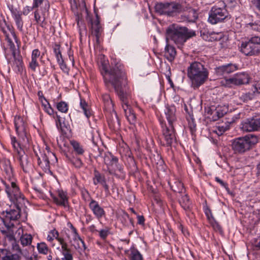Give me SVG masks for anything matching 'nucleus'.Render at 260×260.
Segmentation results:
<instances>
[{
    "label": "nucleus",
    "instance_id": "nucleus-27",
    "mask_svg": "<svg viewBox=\"0 0 260 260\" xmlns=\"http://www.w3.org/2000/svg\"><path fill=\"white\" fill-rule=\"evenodd\" d=\"M91 29L92 34L95 36L96 41H99L102 31V28L98 16L94 21L91 20Z\"/></svg>",
    "mask_w": 260,
    "mask_h": 260
},
{
    "label": "nucleus",
    "instance_id": "nucleus-39",
    "mask_svg": "<svg viewBox=\"0 0 260 260\" xmlns=\"http://www.w3.org/2000/svg\"><path fill=\"white\" fill-rule=\"evenodd\" d=\"M41 103L42 106L43 107V109L45 111L50 115H53L54 113L53 109L51 108L50 104L47 100L42 101Z\"/></svg>",
    "mask_w": 260,
    "mask_h": 260
},
{
    "label": "nucleus",
    "instance_id": "nucleus-49",
    "mask_svg": "<svg viewBox=\"0 0 260 260\" xmlns=\"http://www.w3.org/2000/svg\"><path fill=\"white\" fill-rule=\"evenodd\" d=\"M70 161L77 168H80L83 164L82 160L78 158L71 159Z\"/></svg>",
    "mask_w": 260,
    "mask_h": 260
},
{
    "label": "nucleus",
    "instance_id": "nucleus-38",
    "mask_svg": "<svg viewBox=\"0 0 260 260\" xmlns=\"http://www.w3.org/2000/svg\"><path fill=\"white\" fill-rule=\"evenodd\" d=\"M32 237L30 235L25 234L20 238L21 243L23 246H27L31 243Z\"/></svg>",
    "mask_w": 260,
    "mask_h": 260
},
{
    "label": "nucleus",
    "instance_id": "nucleus-62",
    "mask_svg": "<svg viewBox=\"0 0 260 260\" xmlns=\"http://www.w3.org/2000/svg\"><path fill=\"white\" fill-rule=\"evenodd\" d=\"M255 90L260 93V81H257L253 85Z\"/></svg>",
    "mask_w": 260,
    "mask_h": 260
},
{
    "label": "nucleus",
    "instance_id": "nucleus-1",
    "mask_svg": "<svg viewBox=\"0 0 260 260\" xmlns=\"http://www.w3.org/2000/svg\"><path fill=\"white\" fill-rule=\"evenodd\" d=\"M99 69L107 86L111 85L117 92L122 105L128 104L129 95L126 92L127 79L123 65L116 60L109 67L108 61L101 59Z\"/></svg>",
    "mask_w": 260,
    "mask_h": 260
},
{
    "label": "nucleus",
    "instance_id": "nucleus-17",
    "mask_svg": "<svg viewBox=\"0 0 260 260\" xmlns=\"http://www.w3.org/2000/svg\"><path fill=\"white\" fill-rule=\"evenodd\" d=\"M18 159L24 172L29 173L32 170L33 165L31 158L26 155L23 150H18Z\"/></svg>",
    "mask_w": 260,
    "mask_h": 260
},
{
    "label": "nucleus",
    "instance_id": "nucleus-47",
    "mask_svg": "<svg viewBox=\"0 0 260 260\" xmlns=\"http://www.w3.org/2000/svg\"><path fill=\"white\" fill-rule=\"evenodd\" d=\"M98 232L101 238L105 240L110 234V229L108 227H106L105 229H102Z\"/></svg>",
    "mask_w": 260,
    "mask_h": 260
},
{
    "label": "nucleus",
    "instance_id": "nucleus-41",
    "mask_svg": "<svg viewBox=\"0 0 260 260\" xmlns=\"http://www.w3.org/2000/svg\"><path fill=\"white\" fill-rule=\"evenodd\" d=\"M58 111L62 113H66L68 110V105L65 102H60L56 105Z\"/></svg>",
    "mask_w": 260,
    "mask_h": 260
},
{
    "label": "nucleus",
    "instance_id": "nucleus-12",
    "mask_svg": "<svg viewBox=\"0 0 260 260\" xmlns=\"http://www.w3.org/2000/svg\"><path fill=\"white\" fill-rule=\"evenodd\" d=\"M228 16V12L224 7L213 6L209 14L208 22L212 24L222 22Z\"/></svg>",
    "mask_w": 260,
    "mask_h": 260
},
{
    "label": "nucleus",
    "instance_id": "nucleus-19",
    "mask_svg": "<svg viewBox=\"0 0 260 260\" xmlns=\"http://www.w3.org/2000/svg\"><path fill=\"white\" fill-rule=\"evenodd\" d=\"M104 161L107 166L108 172L110 174H114L116 170L113 168L114 166H117L118 159L114 156L111 152H105L103 156Z\"/></svg>",
    "mask_w": 260,
    "mask_h": 260
},
{
    "label": "nucleus",
    "instance_id": "nucleus-45",
    "mask_svg": "<svg viewBox=\"0 0 260 260\" xmlns=\"http://www.w3.org/2000/svg\"><path fill=\"white\" fill-rule=\"evenodd\" d=\"M46 4L50 5L49 2L47 0H32L33 8L42 7Z\"/></svg>",
    "mask_w": 260,
    "mask_h": 260
},
{
    "label": "nucleus",
    "instance_id": "nucleus-18",
    "mask_svg": "<svg viewBox=\"0 0 260 260\" xmlns=\"http://www.w3.org/2000/svg\"><path fill=\"white\" fill-rule=\"evenodd\" d=\"M249 80V77L248 75L242 72L236 74L232 78L226 79L225 82L227 85H240L248 83Z\"/></svg>",
    "mask_w": 260,
    "mask_h": 260
},
{
    "label": "nucleus",
    "instance_id": "nucleus-24",
    "mask_svg": "<svg viewBox=\"0 0 260 260\" xmlns=\"http://www.w3.org/2000/svg\"><path fill=\"white\" fill-rule=\"evenodd\" d=\"M238 69V66L236 64L229 63L216 68L215 72L217 76H224L235 72Z\"/></svg>",
    "mask_w": 260,
    "mask_h": 260
},
{
    "label": "nucleus",
    "instance_id": "nucleus-30",
    "mask_svg": "<svg viewBox=\"0 0 260 260\" xmlns=\"http://www.w3.org/2000/svg\"><path fill=\"white\" fill-rule=\"evenodd\" d=\"M181 199H179V203L181 206L186 212H190L191 210L192 204L187 194L181 195Z\"/></svg>",
    "mask_w": 260,
    "mask_h": 260
},
{
    "label": "nucleus",
    "instance_id": "nucleus-53",
    "mask_svg": "<svg viewBox=\"0 0 260 260\" xmlns=\"http://www.w3.org/2000/svg\"><path fill=\"white\" fill-rule=\"evenodd\" d=\"M35 8H33V6H26L24 7L23 9L22 13L24 15H27L30 12H31L33 10H35Z\"/></svg>",
    "mask_w": 260,
    "mask_h": 260
},
{
    "label": "nucleus",
    "instance_id": "nucleus-23",
    "mask_svg": "<svg viewBox=\"0 0 260 260\" xmlns=\"http://www.w3.org/2000/svg\"><path fill=\"white\" fill-rule=\"evenodd\" d=\"M57 196L59 199L54 194L50 192V196L52 198L54 203L57 205L67 207L68 204V198L67 197V193L62 190H57Z\"/></svg>",
    "mask_w": 260,
    "mask_h": 260
},
{
    "label": "nucleus",
    "instance_id": "nucleus-43",
    "mask_svg": "<svg viewBox=\"0 0 260 260\" xmlns=\"http://www.w3.org/2000/svg\"><path fill=\"white\" fill-rule=\"evenodd\" d=\"M253 97V94L248 92L242 94L241 95H240L239 99L241 101L246 103L249 101L251 100Z\"/></svg>",
    "mask_w": 260,
    "mask_h": 260
},
{
    "label": "nucleus",
    "instance_id": "nucleus-60",
    "mask_svg": "<svg viewBox=\"0 0 260 260\" xmlns=\"http://www.w3.org/2000/svg\"><path fill=\"white\" fill-rule=\"evenodd\" d=\"M127 120L131 124H134L136 121V116L134 113L130 115L127 118Z\"/></svg>",
    "mask_w": 260,
    "mask_h": 260
},
{
    "label": "nucleus",
    "instance_id": "nucleus-21",
    "mask_svg": "<svg viewBox=\"0 0 260 260\" xmlns=\"http://www.w3.org/2000/svg\"><path fill=\"white\" fill-rule=\"evenodd\" d=\"M93 182L94 185L100 184L104 188L106 195L110 194L109 187L106 182L105 176L101 174L96 170L94 171V177L93 178Z\"/></svg>",
    "mask_w": 260,
    "mask_h": 260
},
{
    "label": "nucleus",
    "instance_id": "nucleus-63",
    "mask_svg": "<svg viewBox=\"0 0 260 260\" xmlns=\"http://www.w3.org/2000/svg\"><path fill=\"white\" fill-rule=\"evenodd\" d=\"M253 244L255 247L260 249V236L254 240Z\"/></svg>",
    "mask_w": 260,
    "mask_h": 260
},
{
    "label": "nucleus",
    "instance_id": "nucleus-46",
    "mask_svg": "<svg viewBox=\"0 0 260 260\" xmlns=\"http://www.w3.org/2000/svg\"><path fill=\"white\" fill-rule=\"evenodd\" d=\"M37 248L40 253L46 254L48 253V248L45 243H38Z\"/></svg>",
    "mask_w": 260,
    "mask_h": 260
},
{
    "label": "nucleus",
    "instance_id": "nucleus-9",
    "mask_svg": "<svg viewBox=\"0 0 260 260\" xmlns=\"http://www.w3.org/2000/svg\"><path fill=\"white\" fill-rule=\"evenodd\" d=\"M182 9L180 4L174 2L171 3H159L155 6V11L160 15L173 16L175 13L181 11Z\"/></svg>",
    "mask_w": 260,
    "mask_h": 260
},
{
    "label": "nucleus",
    "instance_id": "nucleus-14",
    "mask_svg": "<svg viewBox=\"0 0 260 260\" xmlns=\"http://www.w3.org/2000/svg\"><path fill=\"white\" fill-rule=\"evenodd\" d=\"M162 136L164 140L163 145L171 147L176 143V138L173 125H166L162 130Z\"/></svg>",
    "mask_w": 260,
    "mask_h": 260
},
{
    "label": "nucleus",
    "instance_id": "nucleus-7",
    "mask_svg": "<svg viewBox=\"0 0 260 260\" xmlns=\"http://www.w3.org/2000/svg\"><path fill=\"white\" fill-rule=\"evenodd\" d=\"M240 51L247 56H254L260 53V37L254 36L248 41H243Z\"/></svg>",
    "mask_w": 260,
    "mask_h": 260
},
{
    "label": "nucleus",
    "instance_id": "nucleus-52",
    "mask_svg": "<svg viewBox=\"0 0 260 260\" xmlns=\"http://www.w3.org/2000/svg\"><path fill=\"white\" fill-rule=\"evenodd\" d=\"M73 233L74 234V241H76V240H79L82 245H83V247L84 248V249L86 248L85 247V242H84V241L81 238L80 236L79 235L78 232H77V230H74V231H73Z\"/></svg>",
    "mask_w": 260,
    "mask_h": 260
},
{
    "label": "nucleus",
    "instance_id": "nucleus-33",
    "mask_svg": "<svg viewBox=\"0 0 260 260\" xmlns=\"http://www.w3.org/2000/svg\"><path fill=\"white\" fill-rule=\"evenodd\" d=\"M70 143L76 154L78 155L83 154L85 150L81 144L74 140L71 141Z\"/></svg>",
    "mask_w": 260,
    "mask_h": 260
},
{
    "label": "nucleus",
    "instance_id": "nucleus-58",
    "mask_svg": "<svg viewBox=\"0 0 260 260\" xmlns=\"http://www.w3.org/2000/svg\"><path fill=\"white\" fill-rule=\"evenodd\" d=\"M60 66V68L61 70L64 72V73L68 72V69L67 68V67L66 64V63L64 62V60H62L60 62H58Z\"/></svg>",
    "mask_w": 260,
    "mask_h": 260
},
{
    "label": "nucleus",
    "instance_id": "nucleus-59",
    "mask_svg": "<svg viewBox=\"0 0 260 260\" xmlns=\"http://www.w3.org/2000/svg\"><path fill=\"white\" fill-rule=\"evenodd\" d=\"M189 128L192 135L196 131V124L192 121L189 123Z\"/></svg>",
    "mask_w": 260,
    "mask_h": 260
},
{
    "label": "nucleus",
    "instance_id": "nucleus-20",
    "mask_svg": "<svg viewBox=\"0 0 260 260\" xmlns=\"http://www.w3.org/2000/svg\"><path fill=\"white\" fill-rule=\"evenodd\" d=\"M2 166L1 167L3 171L4 175L5 178L9 181L14 180V172L11 164L10 160L9 159L3 158L2 161Z\"/></svg>",
    "mask_w": 260,
    "mask_h": 260
},
{
    "label": "nucleus",
    "instance_id": "nucleus-40",
    "mask_svg": "<svg viewBox=\"0 0 260 260\" xmlns=\"http://www.w3.org/2000/svg\"><path fill=\"white\" fill-rule=\"evenodd\" d=\"M53 52L55 55L57 62H60L62 60H63L62 58V56L61 53V51L60 50V45L58 44H55L53 47Z\"/></svg>",
    "mask_w": 260,
    "mask_h": 260
},
{
    "label": "nucleus",
    "instance_id": "nucleus-4",
    "mask_svg": "<svg viewBox=\"0 0 260 260\" xmlns=\"http://www.w3.org/2000/svg\"><path fill=\"white\" fill-rule=\"evenodd\" d=\"M193 30L177 24H172L166 30V40L172 41L178 47L182 46L189 38L196 36Z\"/></svg>",
    "mask_w": 260,
    "mask_h": 260
},
{
    "label": "nucleus",
    "instance_id": "nucleus-51",
    "mask_svg": "<svg viewBox=\"0 0 260 260\" xmlns=\"http://www.w3.org/2000/svg\"><path fill=\"white\" fill-rule=\"evenodd\" d=\"M81 194L82 198L85 201H91V199H92L90 197L89 192L86 189L82 190Z\"/></svg>",
    "mask_w": 260,
    "mask_h": 260
},
{
    "label": "nucleus",
    "instance_id": "nucleus-35",
    "mask_svg": "<svg viewBox=\"0 0 260 260\" xmlns=\"http://www.w3.org/2000/svg\"><path fill=\"white\" fill-rule=\"evenodd\" d=\"M130 258L132 260H142L143 257L140 252L134 248L131 249Z\"/></svg>",
    "mask_w": 260,
    "mask_h": 260
},
{
    "label": "nucleus",
    "instance_id": "nucleus-44",
    "mask_svg": "<svg viewBox=\"0 0 260 260\" xmlns=\"http://www.w3.org/2000/svg\"><path fill=\"white\" fill-rule=\"evenodd\" d=\"M80 105L81 108L84 111V114L85 115V116L87 118H89L91 114H90L89 110H88L87 109L88 105H87V103H86V102L83 100H81Z\"/></svg>",
    "mask_w": 260,
    "mask_h": 260
},
{
    "label": "nucleus",
    "instance_id": "nucleus-31",
    "mask_svg": "<svg viewBox=\"0 0 260 260\" xmlns=\"http://www.w3.org/2000/svg\"><path fill=\"white\" fill-rule=\"evenodd\" d=\"M170 186L174 191L181 195L185 193V189L183 184L179 180H176L174 183L170 184Z\"/></svg>",
    "mask_w": 260,
    "mask_h": 260
},
{
    "label": "nucleus",
    "instance_id": "nucleus-55",
    "mask_svg": "<svg viewBox=\"0 0 260 260\" xmlns=\"http://www.w3.org/2000/svg\"><path fill=\"white\" fill-rule=\"evenodd\" d=\"M213 228L217 231H221V227L214 219L210 220Z\"/></svg>",
    "mask_w": 260,
    "mask_h": 260
},
{
    "label": "nucleus",
    "instance_id": "nucleus-32",
    "mask_svg": "<svg viewBox=\"0 0 260 260\" xmlns=\"http://www.w3.org/2000/svg\"><path fill=\"white\" fill-rule=\"evenodd\" d=\"M225 113L226 111L223 110L221 107H218L215 109L211 110L212 119L214 121L217 120L218 119L222 117Z\"/></svg>",
    "mask_w": 260,
    "mask_h": 260
},
{
    "label": "nucleus",
    "instance_id": "nucleus-34",
    "mask_svg": "<svg viewBox=\"0 0 260 260\" xmlns=\"http://www.w3.org/2000/svg\"><path fill=\"white\" fill-rule=\"evenodd\" d=\"M230 123H224L216 126L215 132L218 136L222 135L225 132L230 128Z\"/></svg>",
    "mask_w": 260,
    "mask_h": 260
},
{
    "label": "nucleus",
    "instance_id": "nucleus-28",
    "mask_svg": "<svg viewBox=\"0 0 260 260\" xmlns=\"http://www.w3.org/2000/svg\"><path fill=\"white\" fill-rule=\"evenodd\" d=\"M41 56V52L38 49L32 50L31 55V61L29 62V67L33 71H36V68L39 67L38 58Z\"/></svg>",
    "mask_w": 260,
    "mask_h": 260
},
{
    "label": "nucleus",
    "instance_id": "nucleus-26",
    "mask_svg": "<svg viewBox=\"0 0 260 260\" xmlns=\"http://www.w3.org/2000/svg\"><path fill=\"white\" fill-rule=\"evenodd\" d=\"M176 109L174 106H167L165 110L168 125H173V122L176 120L175 115Z\"/></svg>",
    "mask_w": 260,
    "mask_h": 260
},
{
    "label": "nucleus",
    "instance_id": "nucleus-2",
    "mask_svg": "<svg viewBox=\"0 0 260 260\" xmlns=\"http://www.w3.org/2000/svg\"><path fill=\"white\" fill-rule=\"evenodd\" d=\"M209 75L208 69L201 62H191L187 69V75L191 86L194 89L199 88L207 81Z\"/></svg>",
    "mask_w": 260,
    "mask_h": 260
},
{
    "label": "nucleus",
    "instance_id": "nucleus-8",
    "mask_svg": "<svg viewBox=\"0 0 260 260\" xmlns=\"http://www.w3.org/2000/svg\"><path fill=\"white\" fill-rule=\"evenodd\" d=\"M38 166L47 173H51L50 165L55 164L57 159L55 155L51 151L47 153L40 152V154L36 153Z\"/></svg>",
    "mask_w": 260,
    "mask_h": 260
},
{
    "label": "nucleus",
    "instance_id": "nucleus-3",
    "mask_svg": "<svg viewBox=\"0 0 260 260\" xmlns=\"http://www.w3.org/2000/svg\"><path fill=\"white\" fill-rule=\"evenodd\" d=\"M14 208H10L3 211V217H0V230L2 234L9 238V240L13 239V231L12 229L14 226V222L17 221L20 217L21 209L18 207L19 204Z\"/></svg>",
    "mask_w": 260,
    "mask_h": 260
},
{
    "label": "nucleus",
    "instance_id": "nucleus-22",
    "mask_svg": "<svg viewBox=\"0 0 260 260\" xmlns=\"http://www.w3.org/2000/svg\"><path fill=\"white\" fill-rule=\"evenodd\" d=\"M89 207L92 212L93 215L98 218L100 219L104 217L106 212L104 209L100 206L99 203L91 199V201L89 204Z\"/></svg>",
    "mask_w": 260,
    "mask_h": 260
},
{
    "label": "nucleus",
    "instance_id": "nucleus-13",
    "mask_svg": "<svg viewBox=\"0 0 260 260\" xmlns=\"http://www.w3.org/2000/svg\"><path fill=\"white\" fill-rule=\"evenodd\" d=\"M14 124L18 136L23 142H27V124L23 118L19 115L15 116L14 118Z\"/></svg>",
    "mask_w": 260,
    "mask_h": 260
},
{
    "label": "nucleus",
    "instance_id": "nucleus-54",
    "mask_svg": "<svg viewBox=\"0 0 260 260\" xmlns=\"http://www.w3.org/2000/svg\"><path fill=\"white\" fill-rule=\"evenodd\" d=\"M63 257L62 258V260H73V256L70 252H62Z\"/></svg>",
    "mask_w": 260,
    "mask_h": 260
},
{
    "label": "nucleus",
    "instance_id": "nucleus-48",
    "mask_svg": "<svg viewBox=\"0 0 260 260\" xmlns=\"http://www.w3.org/2000/svg\"><path fill=\"white\" fill-rule=\"evenodd\" d=\"M122 108L123 109V111L125 113V116L126 117V118L128 117V116H129L130 115L134 113L133 111L131 109L129 105H128V104L122 105Z\"/></svg>",
    "mask_w": 260,
    "mask_h": 260
},
{
    "label": "nucleus",
    "instance_id": "nucleus-50",
    "mask_svg": "<svg viewBox=\"0 0 260 260\" xmlns=\"http://www.w3.org/2000/svg\"><path fill=\"white\" fill-rule=\"evenodd\" d=\"M58 242L61 245L62 253L64 252H70V249L68 248L67 243L64 242L63 238L59 239Z\"/></svg>",
    "mask_w": 260,
    "mask_h": 260
},
{
    "label": "nucleus",
    "instance_id": "nucleus-61",
    "mask_svg": "<svg viewBox=\"0 0 260 260\" xmlns=\"http://www.w3.org/2000/svg\"><path fill=\"white\" fill-rule=\"evenodd\" d=\"M215 181L219 183L222 186L227 188L228 187V184L224 182L221 179L219 178L218 177H215Z\"/></svg>",
    "mask_w": 260,
    "mask_h": 260
},
{
    "label": "nucleus",
    "instance_id": "nucleus-11",
    "mask_svg": "<svg viewBox=\"0 0 260 260\" xmlns=\"http://www.w3.org/2000/svg\"><path fill=\"white\" fill-rule=\"evenodd\" d=\"M5 24L6 25V28L2 27L1 30L5 36L6 40L8 42V45L10 46V48L12 52V54L14 59L16 60H17L19 64H21L22 63V60L19 56L18 57H17L16 47L10 38V34L11 36L14 38L15 42L17 44L18 43V39L16 37L13 27L10 25H7L6 23H5Z\"/></svg>",
    "mask_w": 260,
    "mask_h": 260
},
{
    "label": "nucleus",
    "instance_id": "nucleus-5",
    "mask_svg": "<svg viewBox=\"0 0 260 260\" xmlns=\"http://www.w3.org/2000/svg\"><path fill=\"white\" fill-rule=\"evenodd\" d=\"M258 141L256 136L249 134L234 139L232 142V148L236 153H243L249 150Z\"/></svg>",
    "mask_w": 260,
    "mask_h": 260
},
{
    "label": "nucleus",
    "instance_id": "nucleus-16",
    "mask_svg": "<svg viewBox=\"0 0 260 260\" xmlns=\"http://www.w3.org/2000/svg\"><path fill=\"white\" fill-rule=\"evenodd\" d=\"M50 5L46 4L43 7L35 9L34 18L37 24L43 26L46 19L49 16Z\"/></svg>",
    "mask_w": 260,
    "mask_h": 260
},
{
    "label": "nucleus",
    "instance_id": "nucleus-56",
    "mask_svg": "<svg viewBox=\"0 0 260 260\" xmlns=\"http://www.w3.org/2000/svg\"><path fill=\"white\" fill-rule=\"evenodd\" d=\"M205 213L208 220H209L210 221V220L213 219V217L212 216L211 211L209 208L207 207L205 209Z\"/></svg>",
    "mask_w": 260,
    "mask_h": 260
},
{
    "label": "nucleus",
    "instance_id": "nucleus-64",
    "mask_svg": "<svg viewBox=\"0 0 260 260\" xmlns=\"http://www.w3.org/2000/svg\"><path fill=\"white\" fill-rule=\"evenodd\" d=\"M253 4L255 7L260 11V0H253Z\"/></svg>",
    "mask_w": 260,
    "mask_h": 260
},
{
    "label": "nucleus",
    "instance_id": "nucleus-57",
    "mask_svg": "<svg viewBox=\"0 0 260 260\" xmlns=\"http://www.w3.org/2000/svg\"><path fill=\"white\" fill-rule=\"evenodd\" d=\"M121 220L122 222H124V224H126L127 220H129L130 221H131L132 219L129 217L127 213L124 212L121 215Z\"/></svg>",
    "mask_w": 260,
    "mask_h": 260
},
{
    "label": "nucleus",
    "instance_id": "nucleus-15",
    "mask_svg": "<svg viewBox=\"0 0 260 260\" xmlns=\"http://www.w3.org/2000/svg\"><path fill=\"white\" fill-rule=\"evenodd\" d=\"M241 129L245 132H250L260 129V115L247 119L241 124Z\"/></svg>",
    "mask_w": 260,
    "mask_h": 260
},
{
    "label": "nucleus",
    "instance_id": "nucleus-10",
    "mask_svg": "<svg viewBox=\"0 0 260 260\" xmlns=\"http://www.w3.org/2000/svg\"><path fill=\"white\" fill-rule=\"evenodd\" d=\"M6 192L10 201L14 204H21L23 203L24 197L21 193L14 180H10V184L6 185Z\"/></svg>",
    "mask_w": 260,
    "mask_h": 260
},
{
    "label": "nucleus",
    "instance_id": "nucleus-42",
    "mask_svg": "<svg viewBox=\"0 0 260 260\" xmlns=\"http://www.w3.org/2000/svg\"><path fill=\"white\" fill-rule=\"evenodd\" d=\"M247 27L254 31L260 32V21H255L247 24Z\"/></svg>",
    "mask_w": 260,
    "mask_h": 260
},
{
    "label": "nucleus",
    "instance_id": "nucleus-37",
    "mask_svg": "<svg viewBox=\"0 0 260 260\" xmlns=\"http://www.w3.org/2000/svg\"><path fill=\"white\" fill-rule=\"evenodd\" d=\"M103 100L104 103L105 107L106 108L110 109L113 108L114 104L109 94H106L103 95Z\"/></svg>",
    "mask_w": 260,
    "mask_h": 260
},
{
    "label": "nucleus",
    "instance_id": "nucleus-6",
    "mask_svg": "<svg viewBox=\"0 0 260 260\" xmlns=\"http://www.w3.org/2000/svg\"><path fill=\"white\" fill-rule=\"evenodd\" d=\"M23 256L26 258L32 260V257L24 251L21 249L19 245L16 242L12 243L10 250L0 249V259L2 260H21Z\"/></svg>",
    "mask_w": 260,
    "mask_h": 260
},
{
    "label": "nucleus",
    "instance_id": "nucleus-25",
    "mask_svg": "<svg viewBox=\"0 0 260 260\" xmlns=\"http://www.w3.org/2000/svg\"><path fill=\"white\" fill-rule=\"evenodd\" d=\"M13 18L16 23L17 29L20 31H23V21L21 17V13L13 7L10 8Z\"/></svg>",
    "mask_w": 260,
    "mask_h": 260
},
{
    "label": "nucleus",
    "instance_id": "nucleus-36",
    "mask_svg": "<svg viewBox=\"0 0 260 260\" xmlns=\"http://www.w3.org/2000/svg\"><path fill=\"white\" fill-rule=\"evenodd\" d=\"M62 238L59 237V233L55 229H53L51 230L48 235L47 236V240L49 242H52L54 239H56L58 241H59V239H61Z\"/></svg>",
    "mask_w": 260,
    "mask_h": 260
},
{
    "label": "nucleus",
    "instance_id": "nucleus-29",
    "mask_svg": "<svg viewBox=\"0 0 260 260\" xmlns=\"http://www.w3.org/2000/svg\"><path fill=\"white\" fill-rule=\"evenodd\" d=\"M165 56L166 58L169 61H172L176 55V51L175 47L170 44H167L165 48V52H164Z\"/></svg>",
    "mask_w": 260,
    "mask_h": 260
}]
</instances>
